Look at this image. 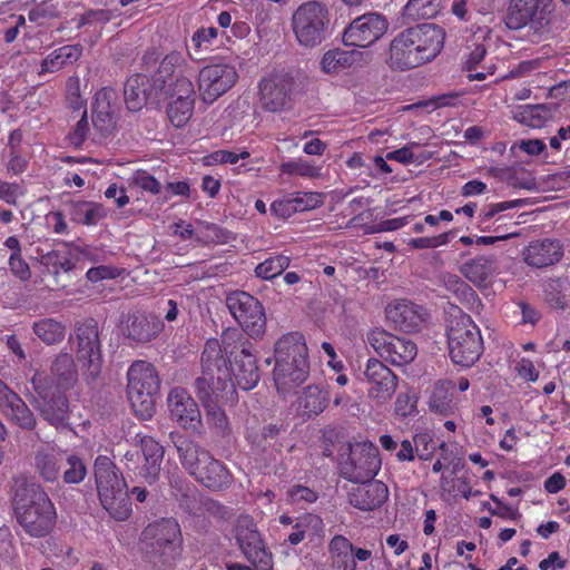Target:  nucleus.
I'll return each mask as SVG.
<instances>
[{
  "label": "nucleus",
  "mask_w": 570,
  "mask_h": 570,
  "mask_svg": "<svg viewBox=\"0 0 570 570\" xmlns=\"http://www.w3.org/2000/svg\"><path fill=\"white\" fill-rule=\"evenodd\" d=\"M0 411L3 415L23 429L35 426V417L24 402L0 381Z\"/></svg>",
  "instance_id": "a878e982"
},
{
  "label": "nucleus",
  "mask_w": 570,
  "mask_h": 570,
  "mask_svg": "<svg viewBox=\"0 0 570 570\" xmlns=\"http://www.w3.org/2000/svg\"><path fill=\"white\" fill-rule=\"evenodd\" d=\"M381 468L377 448L371 442H360L351 446L350 456L342 464V474L352 482L374 478Z\"/></svg>",
  "instance_id": "dca6fc26"
},
{
  "label": "nucleus",
  "mask_w": 570,
  "mask_h": 570,
  "mask_svg": "<svg viewBox=\"0 0 570 570\" xmlns=\"http://www.w3.org/2000/svg\"><path fill=\"white\" fill-rule=\"evenodd\" d=\"M169 417L180 428L197 430L202 423V415L196 401L187 390L174 387L167 395Z\"/></svg>",
  "instance_id": "6ab92c4d"
},
{
  "label": "nucleus",
  "mask_w": 570,
  "mask_h": 570,
  "mask_svg": "<svg viewBox=\"0 0 570 570\" xmlns=\"http://www.w3.org/2000/svg\"><path fill=\"white\" fill-rule=\"evenodd\" d=\"M288 501L293 504L312 503L317 499L316 492L304 485H294L287 491Z\"/></svg>",
  "instance_id": "bf43d9fd"
},
{
  "label": "nucleus",
  "mask_w": 570,
  "mask_h": 570,
  "mask_svg": "<svg viewBox=\"0 0 570 570\" xmlns=\"http://www.w3.org/2000/svg\"><path fill=\"white\" fill-rule=\"evenodd\" d=\"M303 523L312 525L316 531L323 528V521L320 517L314 514H307L301 523L296 524L297 530L288 535V541L292 544H298L305 538V531L299 530Z\"/></svg>",
  "instance_id": "680f3d73"
},
{
  "label": "nucleus",
  "mask_w": 570,
  "mask_h": 570,
  "mask_svg": "<svg viewBox=\"0 0 570 570\" xmlns=\"http://www.w3.org/2000/svg\"><path fill=\"white\" fill-rule=\"evenodd\" d=\"M524 262L532 267L542 268L558 263L562 257V247L559 242L542 239L530 243L523 249Z\"/></svg>",
  "instance_id": "c85d7f7f"
},
{
  "label": "nucleus",
  "mask_w": 570,
  "mask_h": 570,
  "mask_svg": "<svg viewBox=\"0 0 570 570\" xmlns=\"http://www.w3.org/2000/svg\"><path fill=\"white\" fill-rule=\"evenodd\" d=\"M60 454L53 449L39 450L35 456V469L46 482H53L59 475Z\"/></svg>",
  "instance_id": "58836bf2"
},
{
  "label": "nucleus",
  "mask_w": 570,
  "mask_h": 570,
  "mask_svg": "<svg viewBox=\"0 0 570 570\" xmlns=\"http://www.w3.org/2000/svg\"><path fill=\"white\" fill-rule=\"evenodd\" d=\"M445 32L433 23L407 28L396 35L389 50L392 69L409 70L435 59L444 46Z\"/></svg>",
  "instance_id": "f03ea898"
},
{
  "label": "nucleus",
  "mask_w": 570,
  "mask_h": 570,
  "mask_svg": "<svg viewBox=\"0 0 570 570\" xmlns=\"http://www.w3.org/2000/svg\"><path fill=\"white\" fill-rule=\"evenodd\" d=\"M197 396L203 403L206 417L218 431L226 432L228 430V420L223 410V405L234 402L236 392L229 393L220 390L196 391Z\"/></svg>",
  "instance_id": "5701e85b"
},
{
  "label": "nucleus",
  "mask_w": 570,
  "mask_h": 570,
  "mask_svg": "<svg viewBox=\"0 0 570 570\" xmlns=\"http://www.w3.org/2000/svg\"><path fill=\"white\" fill-rule=\"evenodd\" d=\"M389 28L386 19L376 12L355 18L343 33L347 47L367 48L376 42Z\"/></svg>",
  "instance_id": "a211bd4d"
},
{
  "label": "nucleus",
  "mask_w": 570,
  "mask_h": 570,
  "mask_svg": "<svg viewBox=\"0 0 570 570\" xmlns=\"http://www.w3.org/2000/svg\"><path fill=\"white\" fill-rule=\"evenodd\" d=\"M228 351L226 337L223 342L210 338L206 342L200 365L202 374L196 380V391L220 390L235 393V383L232 379L230 368L227 365Z\"/></svg>",
  "instance_id": "6e6552de"
},
{
  "label": "nucleus",
  "mask_w": 570,
  "mask_h": 570,
  "mask_svg": "<svg viewBox=\"0 0 570 570\" xmlns=\"http://www.w3.org/2000/svg\"><path fill=\"white\" fill-rule=\"evenodd\" d=\"M232 377L235 384L245 391L254 389L259 381L256 358L249 348L243 347L235 355L234 366L230 368Z\"/></svg>",
  "instance_id": "473e14b6"
},
{
  "label": "nucleus",
  "mask_w": 570,
  "mask_h": 570,
  "mask_svg": "<svg viewBox=\"0 0 570 570\" xmlns=\"http://www.w3.org/2000/svg\"><path fill=\"white\" fill-rule=\"evenodd\" d=\"M67 100L73 110L86 109V101L80 94V79L77 76L70 77L66 86Z\"/></svg>",
  "instance_id": "4d7b16f0"
},
{
  "label": "nucleus",
  "mask_w": 570,
  "mask_h": 570,
  "mask_svg": "<svg viewBox=\"0 0 570 570\" xmlns=\"http://www.w3.org/2000/svg\"><path fill=\"white\" fill-rule=\"evenodd\" d=\"M226 305L246 333L259 336L264 333L266 317L261 302L246 292H234L226 298Z\"/></svg>",
  "instance_id": "ddd939ff"
},
{
  "label": "nucleus",
  "mask_w": 570,
  "mask_h": 570,
  "mask_svg": "<svg viewBox=\"0 0 570 570\" xmlns=\"http://www.w3.org/2000/svg\"><path fill=\"white\" fill-rule=\"evenodd\" d=\"M328 552L335 570L357 569L355 558H353V544L347 538L343 535L333 537L328 544Z\"/></svg>",
  "instance_id": "f704fd0d"
},
{
  "label": "nucleus",
  "mask_w": 570,
  "mask_h": 570,
  "mask_svg": "<svg viewBox=\"0 0 570 570\" xmlns=\"http://www.w3.org/2000/svg\"><path fill=\"white\" fill-rule=\"evenodd\" d=\"M160 380L155 366L144 360L127 370V396L137 417L149 420L156 412Z\"/></svg>",
  "instance_id": "0eeeda50"
},
{
  "label": "nucleus",
  "mask_w": 570,
  "mask_h": 570,
  "mask_svg": "<svg viewBox=\"0 0 570 570\" xmlns=\"http://www.w3.org/2000/svg\"><path fill=\"white\" fill-rule=\"evenodd\" d=\"M553 0H512L508 12V26L520 29L529 26L539 36L549 32Z\"/></svg>",
  "instance_id": "f8f14e48"
},
{
  "label": "nucleus",
  "mask_w": 570,
  "mask_h": 570,
  "mask_svg": "<svg viewBox=\"0 0 570 570\" xmlns=\"http://www.w3.org/2000/svg\"><path fill=\"white\" fill-rule=\"evenodd\" d=\"M78 352L77 360L85 367L96 374L100 367V348L98 332L92 325H83L77 330Z\"/></svg>",
  "instance_id": "393cba45"
},
{
  "label": "nucleus",
  "mask_w": 570,
  "mask_h": 570,
  "mask_svg": "<svg viewBox=\"0 0 570 570\" xmlns=\"http://www.w3.org/2000/svg\"><path fill=\"white\" fill-rule=\"evenodd\" d=\"M292 78L287 72L273 71L265 76L259 82L261 100L269 111L279 110L291 90Z\"/></svg>",
  "instance_id": "412c9836"
},
{
  "label": "nucleus",
  "mask_w": 570,
  "mask_h": 570,
  "mask_svg": "<svg viewBox=\"0 0 570 570\" xmlns=\"http://www.w3.org/2000/svg\"><path fill=\"white\" fill-rule=\"evenodd\" d=\"M22 195L21 188L16 183L0 180V199L8 205L16 206Z\"/></svg>",
  "instance_id": "338daca9"
},
{
  "label": "nucleus",
  "mask_w": 570,
  "mask_h": 570,
  "mask_svg": "<svg viewBox=\"0 0 570 570\" xmlns=\"http://www.w3.org/2000/svg\"><path fill=\"white\" fill-rule=\"evenodd\" d=\"M367 343L380 356L396 366L411 363L417 355V347L413 341L384 330L371 331L367 334Z\"/></svg>",
  "instance_id": "4468645a"
},
{
  "label": "nucleus",
  "mask_w": 570,
  "mask_h": 570,
  "mask_svg": "<svg viewBox=\"0 0 570 570\" xmlns=\"http://www.w3.org/2000/svg\"><path fill=\"white\" fill-rule=\"evenodd\" d=\"M454 389L452 381H438L432 389L429 405L431 410L440 414H448L452 410V395Z\"/></svg>",
  "instance_id": "a19ab883"
},
{
  "label": "nucleus",
  "mask_w": 570,
  "mask_h": 570,
  "mask_svg": "<svg viewBox=\"0 0 570 570\" xmlns=\"http://www.w3.org/2000/svg\"><path fill=\"white\" fill-rule=\"evenodd\" d=\"M161 91H156L154 77L150 80L144 75L130 77L125 85V102L129 110H140L149 99L158 98Z\"/></svg>",
  "instance_id": "7c9ffc66"
},
{
  "label": "nucleus",
  "mask_w": 570,
  "mask_h": 570,
  "mask_svg": "<svg viewBox=\"0 0 570 570\" xmlns=\"http://www.w3.org/2000/svg\"><path fill=\"white\" fill-rule=\"evenodd\" d=\"M450 356L455 364L470 366L479 360L483 343L479 327L472 318L458 312L448 330Z\"/></svg>",
  "instance_id": "1a4fd4ad"
},
{
  "label": "nucleus",
  "mask_w": 570,
  "mask_h": 570,
  "mask_svg": "<svg viewBox=\"0 0 570 570\" xmlns=\"http://www.w3.org/2000/svg\"><path fill=\"white\" fill-rule=\"evenodd\" d=\"M32 330L37 337L48 345L61 342L66 334L65 325L52 318L36 322Z\"/></svg>",
  "instance_id": "79ce46f5"
},
{
  "label": "nucleus",
  "mask_w": 570,
  "mask_h": 570,
  "mask_svg": "<svg viewBox=\"0 0 570 570\" xmlns=\"http://www.w3.org/2000/svg\"><path fill=\"white\" fill-rule=\"evenodd\" d=\"M41 263L53 274L69 272L75 266L71 249L66 246L43 255Z\"/></svg>",
  "instance_id": "37998d69"
},
{
  "label": "nucleus",
  "mask_w": 570,
  "mask_h": 570,
  "mask_svg": "<svg viewBox=\"0 0 570 570\" xmlns=\"http://www.w3.org/2000/svg\"><path fill=\"white\" fill-rule=\"evenodd\" d=\"M181 464L196 478L197 471L206 462L204 454H209L190 440L181 439L176 443Z\"/></svg>",
  "instance_id": "4c0bfd02"
},
{
  "label": "nucleus",
  "mask_w": 570,
  "mask_h": 570,
  "mask_svg": "<svg viewBox=\"0 0 570 570\" xmlns=\"http://www.w3.org/2000/svg\"><path fill=\"white\" fill-rule=\"evenodd\" d=\"M274 357V382L279 393H289L307 380L311 366L303 334L292 332L283 335L275 343Z\"/></svg>",
  "instance_id": "7ed1b4c3"
},
{
  "label": "nucleus",
  "mask_w": 570,
  "mask_h": 570,
  "mask_svg": "<svg viewBox=\"0 0 570 570\" xmlns=\"http://www.w3.org/2000/svg\"><path fill=\"white\" fill-rule=\"evenodd\" d=\"M288 265L289 258L287 256L277 255L258 264L255 268V274L263 279H272L282 274Z\"/></svg>",
  "instance_id": "49530a36"
},
{
  "label": "nucleus",
  "mask_w": 570,
  "mask_h": 570,
  "mask_svg": "<svg viewBox=\"0 0 570 570\" xmlns=\"http://www.w3.org/2000/svg\"><path fill=\"white\" fill-rule=\"evenodd\" d=\"M131 180L134 185L148 193L158 194L160 191L159 181L147 171H136Z\"/></svg>",
  "instance_id": "052dcab7"
},
{
  "label": "nucleus",
  "mask_w": 570,
  "mask_h": 570,
  "mask_svg": "<svg viewBox=\"0 0 570 570\" xmlns=\"http://www.w3.org/2000/svg\"><path fill=\"white\" fill-rule=\"evenodd\" d=\"M238 80L235 60H212L198 73V92L205 104H213L230 90Z\"/></svg>",
  "instance_id": "9b49d317"
},
{
  "label": "nucleus",
  "mask_w": 570,
  "mask_h": 570,
  "mask_svg": "<svg viewBox=\"0 0 570 570\" xmlns=\"http://www.w3.org/2000/svg\"><path fill=\"white\" fill-rule=\"evenodd\" d=\"M187 61L178 51H171L160 61L154 75V87L168 98V118L177 127H184L193 116L195 87L185 75Z\"/></svg>",
  "instance_id": "f257e3e1"
},
{
  "label": "nucleus",
  "mask_w": 570,
  "mask_h": 570,
  "mask_svg": "<svg viewBox=\"0 0 570 570\" xmlns=\"http://www.w3.org/2000/svg\"><path fill=\"white\" fill-rule=\"evenodd\" d=\"M146 558L155 570H170L180 557L181 532L174 519L149 524L142 532Z\"/></svg>",
  "instance_id": "423d86ee"
},
{
  "label": "nucleus",
  "mask_w": 570,
  "mask_h": 570,
  "mask_svg": "<svg viewBox=\"0 0 570 570\" xmlns=\"http://www.w3.org/2000/svg\"><path fill=\"white\" fill-rule=\"evenodd\" d=\"M70 216L76 223L92 226L107 216V210L98 203L75 202L70 205Z\"/></svg>",
  "instance_id": "e433bc0d"
},
{
  "label": "nucleus",
  "mask_w": 570,
  "mask_h": 570,
  "mask_svg": "<svg viewBox=\"0 0 570 570\" xmlns=\"http://www.w3.org/2000/svg\"><path fill=\"white\" fill-rule=\"evenodd\" d=\"M415 412L416 399L409 393H400L395 401V413L400 416H409Z\"/></svg>",
  "instance_id": "e2e57ef3"
},
{
  "label": "nucleus",
  "mask_w": 570,
  "mask_h": 570,
  "mask_svg": "<svg viewBox=\"0 0 570 570\" xmlns=\"http://www.w3.org/2000/svg\"><path fill=\"white\" fill-rule=\"evenodd\" d=\"M94 473L99 500L111 518L118 521L128 519L131 505L127 484L114 462L106 455L95 460Z\"/></svg>",
  "instance_id": "39448f33"
},
{
  "label": "nucleus",
  "mask_w": 570,
  "mask_h": 570,
  "mask_svg": "<svg viewBox=\"0 0 570 570\" xmlns=\"http://www.w3.org/2000/svg\"><path fill=\"white\" fill-rule=\"evenodd\" d=\"M292 196L296 212L312 210L324 203V195L317 191L297 193Z\"/></svg>",
  "instance_id": "864d4df0"
},
{
  "label": "nucleus",
  "mask_w": 570,
  "mask_h": 570,
  "mask_svg": "<svg viewBox=\"0 0 570 570\" xmlns=\"http://www.w3.org/2000/svg\"><path fill=\"white\" fill-rule=\"evenodd\" d=\"M389 497L387 487L377 480H364L353 488L348 494L350 503L364 511L381 507Z\"/></svg>",
  "instance_id": "b1692460"
},
{
  "label": "nucleus",
  "mask_w": 570,
  "mask_h": 570,
  "mask_svg": "<svg viewBox=\"0 0 570 570\" xmlns=\"http://www.w3.org/2000/svg\"><path fill=\"white\" fill-rule=\"evenodd\" d=\"M9 267L11 273L21 281H28L31 276L30 267L22 258L21 254H11L9 257Z\"/></svg>",
  "instance_id": "0e129e2a"
},
{
  "label": "nucleus",
  "mask_w": 570,
  "mask_h": 570,
  "mask_svg": "<svg viewBox=\"0 0 570 570\" xmlns=\"http://www.w3.org/2000/svg\"><path fill=\"white\" fill-rule=\"evenodd\" d=\"M440 8V0H409L404 6V16L412 20L434 17Z\"/></svg>",
  "instance_id": "a18cd8bd"
},
{
  "label": "nucleus",
  "mask_w": 570,
  "mask_h": 570,
  "mask_svg": "<svg viewBox=\"0 0 570 570\" xmlns=\"http://www.w3.org/2000/svg\"><path fill=\"white\" fill-rule=\"evenodd\" d=\"M82 48L79 45L62 46L43 59L41 72H55L67 65H72L80 58Z\"/></svg>",
  "instance_id": "c9c22d12"
},
{
  "label": "nucleus",
  "mask_w": 570,
  "mask_h": 570,
  "mask_svg": "<svg viewBox=\"0 0 570 570\" xmlns=\"http://www.w3.org/2000/svg\"><path fill=\"white\" fill-rule=\"evenodd\" d=\"M32 382L37 393L42 400L39 407L43 417L52 425H63L68 416V402L66 396L61 393V389L56 387L55 392H50L38 385L36 379H33Z\"/></svg>",
  "instance_id": "bb28decb"
},
{
  "label": "nucleus",
  "mask_w": 570,
  "mask_h": 570,
  "mask_svg": "<svg viewBox=\"0 0 570 570\" xmlns=\"http://www.w3.org/2000/svg\"><path fill=\"white\" fill-rule=\"evenodd\" d=\"M117 95L111 88H101L95 95L92 110L95 112H108L115 115Z\"/></svg>",
  "instance_id": "5fc2aeb1"
},
{
  "label": "nucleus",
  "mask_w": 570,
  "mask_h": 570,
  "mask_svg": "<svg viewBox=\"0 0 570 570\" xmlns=\"http://www.w3.org/2000/svg\"><path fill=\"white\" fill-rule=\"evenodd\" d=\"M53 373L58 376V389H66L75 379V364L72 357L67 354H60L53 364Z\"/></svg>",
  "instance_id": "de8ad7c7"
},
{
  "label": "nucleus",
  "mask_w": 570,
  "mask_h": 570,
  "mask_svg": "<svg viewBox=\"0 0 570 570\" xmlns=\"http://www.w3.org/2000/svg\"><path fill=\"white\" fill-rule=\"evenodd\" d=\"M330 24L328 11L325 6L308 1L301 4L292 16V30L299 46L314 48L321 45Z\"/></svg>",
  "instance_id": "9d476101"
},
{
  "label": "nucleus",
  "mask_w": 570,
  "mask_h": 570,
  "mask_svg": "<svg viewBox=\"0 0 570 570\" xmlns=\"http://www.w3.org/2000/svg\"><path fill=\"white\" fill-rule=\"evenodd\" d=\"M163 330L164 324L158 317L144 313L128 315L121 325L122 334L137 343L153 341Z\"/></svg>",
  "instance_id": "4be33fe9"
},
{
  "label": "nucleus",
  "mask_w": 570,
  "mask_h": 570,
  "mask_svg": "<svg viewBox=\"0 0 570 570\" xmlns=\"http://www.w3.org/2000/svg\"><path fill=\"white\" fill-rule=\"evenodd\" d=\"M271 212L278 217H289L293 213H296L293 196H287L282 199H277L272 203Z\"/></svg>",
  "instance_id": "774afa93"
},
{
  "label": "nucleus",
  "mask_w": 570,
  "mask_h": 570,
  "mask_svg": "<svg viewBox=\"0 0 570 570\" xmlns=\"http://www.w3.org/2000/svg\"><path fill=\"white\" fill-rule=\"evenodd\" d=\"M236 539L242 552L253 568L257 570H272V554L266 550L252 519L247 517L238 519Z\"/></svg>",
  "instance_id": "f3484780"
},
{
  "label": "nucleus",
  "mask_w": 570,
  "mask_h": 570,
  "mask_svg": "<svg viewBox=\"0 0 570 570\" xmlns=\"http://www.w3.org/2000/svg\"><path fill=\"white\" fill-rule=\"evenodd\" d=\"M249 153L242 150L240 153H234L229 150H216L204 157V164L207 166L224 165V164H236L239 159H247Z\"/></svg>",
  "instance_id": "603ef678"
},
{
  "label": "nucleus",
  "mask_w": 570,
  "mask_h": 570,
  "mask_svg": "<svg viewBox=\"0 0 570 570\" xmlns=\"http://www.w3.org/2000/svg\"><path fill=\"white\" fill-rule=\"evenodd\" d=\"M521 205H522V200L521 199H514V200H509V202H501V203L490 204L487 208H484L480 213L479 220H480L481 224L487 223L492 217H494L497 214H499L501 212H504V210H508V209L517 208V207H519Z\"/></svg>",
  "instance_id": "13d9d810"
},
{
  "label": "nucleus",
  "mask_w": 570,
  "mask_h": 570,
  "mask_svg": "<svg viewBox=\"0 0 570 570\" xmlns=\"http://www.w3.org/2000/svg\"><path fill=\"white\" fill-rule=\"evenodd\" d=\"M301 406L307 413L318 414L326 407V397L317 386H307L301 397Z\"/></svg>",
  "instance_id": "8fccbe9b"
},
{
  "label": "nucleus",
  "mask_w": 570,
  "mask_h": 570,
  "mask_svg": "<svg viewBox=\"0 0 570 570\" xmlns=\"http://www.w3.org/2000/svg\"><path fill=\"white\" fill-rule=\"evenodd\" d=\"M67 464L68 469L63 473L65 482L69 484L80 483L87 474V469L82 460L77 455H69Z\"/></svg>",
  "instance_id": "6e6d98bb"
},
{
  "label": "nucleus",
  "mask_w": 570,
  "mask_h": 570,
  "mask_svg": "<svg viewBox=\"0 0 570 570\" xmlns=\"http://www.w3.org/2000/svg\"><path fill=\"white\" fill-rule=\"evenodd\" d=\"M279 170L282 174L293 177H301L304 179H318L322 177L323 166L316 164L314 160L295 158L283 163L279 167Z\"/></svg>",
  "instance_id": "ea45409f"
},
{
  "label": "nucleus",
  "mask_w": 570,
  "mask_h": 570,
  "mask_svg": "<svg viewBox=\"0 0 570 570\" xmlns=\"http://www.w3.org/2000/svg\"><path fill=\"white\" fill-rule=\"evenodd\" d=\"M461 274L478 287H488L498 275V264L493 256H479L462 264Z\"/></svg>",
  "instance_id": "2f4dec72"
},
{
  "label": "nucleus",
  "mask_w": 570,
  "mask_h": 570,
  "mask_svg": "<svg viewBox=\"0 0 570 570\" xmlns=\"http://www.w3.org/2000/svg\"><path fill=\"white\" fill-rule=\"evenodd\" d=\"M386 317L399 330L404 332L419 331L426 320L425 309L407 299H399L386 306Z\"/></svg>",
  "instance_id": "aec40b11"
},
{
  "label": "nucleus",
  "mask_w": 570,
  "mask_h": 570,
  "mask_svg": "<svg viewBox=\"0 0 570 570\" xmlns=\"http://www.w3.org/2000/svg\"><path fill=\"white\" fill-rule=\"evenodd\" d=\"M218 31L215 27H202L197 29L190 39L191 48L196 53L209 50L216 41Z\"/></svg>",
  "instance_id": "3c124183"
},
{
  "label": "nucleus",
  "mask_w": 570,
  "mask_h": 570,
  "mask_svg": "<svg viewBox=\"0 0 570 570\" xmlns=\"http://www.w3.org/2000/svg\"><path fill=\"white\" fill-rule=\"evenodd\" d=\"M551 117V109L546 105L524 106L515 115L517 120L531 128H541Z\"/></svg>",
  "instance_id": "c03bdc74"
},
{
  "label": "nucleus",
  "mask_w": 570,
  "mask_h": 570,
  "mask_svg": "<svg viewBox=\"0 0 570 570\" xmlns=\"http://www.w3.org/2000/svg\"><path fill=\"white\" fill-rule=\"evenodd\" d=\"M12 504L17 522L30 537L43 538L52 531L57 519L56 508L40 484L19 487Z\"/></svg>",
  "instance_id": "20e7f679"
},
{
  "label": "nucleus",
  "mask_w": 570,
  "mask_h": 570,
  "mask_svg": "<svg viewBox=\"0 0 570 570\" xmlns=\"http://www.w3.org/2000/svg\"><path fill=\"white\" fill-rule=\"evenodd\" d=\"M205 463L197 471L196 480L206 488L220 490L230 483L228 470L210 454H204Z\"/></svg>",
  "instance_id": "72a5a7b5"
},
{
  "label": "nucleus",
  "mask_w": 570,
  "mask_h": 570,
  "mask_svg": "<svg viewBox=\"0 0 570 570\" xmlns=\"http://www.w3.org/2000/svg\"><path fill=\"white\" fill-rule=\"evenodd\" d=\"M139 438L141 470L140 475L148 482L154 483L159 475L160 465L164 459V448L154 438L144 435Z\"/></svg>",
  "instance_id": "c756f323"
},
{
  "label": "nucleus",
  "mask_w": 570,
  "mask_h": 570,
  "mask_svg": "<svg viewBox=\"0 0 570 570\" xmlns=\"http://www.w3.org/2000/svg\"><path fill=\"white\" fill-rule=\"evenodd\" d=\"M366 395L376 405L386 404L399 385L397 375L383 362L368 358L363 371Z\"/></svg>",
  "instance_id": "2eb2a0df"
},
{
  "label": "nucleus",
  "mask_w": 570,
  "mask_h": 570,
  "mask_svg": "<svg viewBox=\"0 0 570 570\" xmlns=\"http://www.w3.org/2000/svg\"><path fill=\"white\" fill-rule=\"evenodd\" d=\"M196 239L204 244L226 243L227 233L215 224L199 222L196 226Z\"/></svg>",
  "instance_id": "09e8293b"
},
{
  "label": "nucleus",
  "mask_w": 570,
  "mask_h": 570,
  "mask_svg": "<svg viewBox=\"0 0 570 570\" xmlns=\"http://www.w3.org/2000/svg\"><path fill=\"white\" fill-rule=\"evenodd\" d=\"M120 275V271L116 267L100 265L91 267L87 271L86 276L90 282H99L104 279H112Z\"/></svg>",
  "instance_id": "69168bd1"
},
{
  "label": "nucleus",
  "mask_w": 570,
  "mask_h": 570,
  "mask_svg": "<svg viewBox=\"0 0 570 570\" xmlns=\"http://www.w3.org/2000/svg\"><path fill=\"white\" fill-rule=\"evenodd\" d=\"M370 53L361 50H328L321 60V68L325 73L337 75L352 67H360L370 62Z\"/></svg>",
  "instance_id": "cd10ccee"
}]
</instances>
